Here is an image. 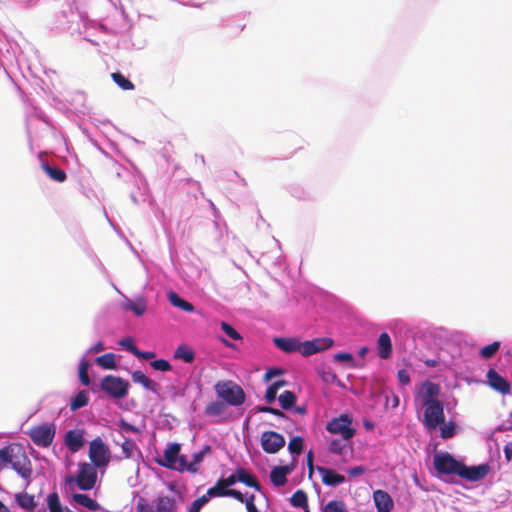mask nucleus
Here are the masks:
<instances>
[{"label": "nucleus", "mask_w": 512, "mask_h": 512, "mask_svg": "<svg viewBox=\"0 0 512 512\" xmlns=\"http://www.w3.org/2000/svg\"><path fill=\"white\" fill-rule=\"evenodd\" d=\"M11 468L27 483H30L32 478V463L29 459L25 449L19 444H10L9 454L7 459V466Z\"/></svg>", "instance_id": "1"}, {"label": "nucleus", "mask_w": 512, "mask_h": 512, "mask_svg": "<svg viewBox=\"0 0 512 512\" xmlns=\"http://www.w3.org/2000/svg\"><path fill=\"white\" fill-rule=\"evenodd\" d=\"M215 392L226 404L240 406L245 402V392L232 380L218 381L214 385Z\"/></svg>", "instance_id": "2"}, {"label": "nucleus", "mask_w": 512, "mask_h": 512, "mask_svg": "<svg viewBox=\"0 0 512 512\" xmlns=\"http://www.w3.org/2000/svg\"><path fill=\"white\" fill-rule=\"evenodd\" d=\"M79 471L76 478L68 476L65 478V482L70 484L76 481L77 486L81 490H91L94 488L97 481V470L96 466L91 463L82 462L79 463Z\"/></svg>", "instance_id": "3"}, {"label": "nucleus", "mask_w": 512, "mask_h": 512, "mask_svg": "<svg viewBox=\"0 0 512 512\" xmlns=\"http://www.w3.org/2000/svg\"><path fill=\"white\" fill-rule=\"evenodd\" d=\"M56 426L53 423H43L37 426H33L28 431V435L32 442L38 446L47 448L49 447L55 437Z\"/></svg>", "instance_id": "4"}, {"label": "nucleus", "mask_w": 512, "mask_h": 512, "mask_svg": "<svg viewBox=\"0 0 512 512\" xmlns=\"http://www.w3.org/2000/svg\"><path fill=\"white\" fill-rule=\"evenodd\" d=\"M101 389L113 398H124L129 389V382L121 377L107 375L100 384Z\"/></svg>", "instance_id": "5"}, {"label": "nucleus", "mask_w": 512, "mask_h": 512, "mask_svg": "<svg viewBox=\"0 0 512 512\" xmlns=\"http://www.w3.org/2000/svg\"><path fill=\"white\" fill-rule=\"evenodd\" d=\"M423 414V425L430 431L435 430L439 425L444 424V407L441 401L426 404Z\"/></svg>", "instance_id": "6"}, {"label": "nucleus", "mask_w": 512, "mask_h": 512, "mask_svg": "<svg viewBox=\"0 0 512 512\" xmlns=\"http://www.w3.org/2000/svg\"><path fill=\"white\" fill-rule=\"evenodd\" d=\"M433 464L435 470L439 474L459 476L462 462L456 460L451 454L445 452L436 453L433 458Z\"/></svg>", "instance_id": "7"}, {"label": "nucleus", "mask_w": 512, "mask_h": 512, "mask_svg": "<svg viewBox=\"0 0 512 512\" xmlns=\"http://www.w3.org/2000/svg\"><path fill=\"white\" fill-rule=\"evenodd\" d=\"M89 458L91 464L99 468L105 467L110 461V450L99 437L90 442Z\"/></svg>", "instance_id": "8"}, {"label": "nucleus", "mask_w": 512, "mask_h": 512, "mask_svg": "<svg viewBox=\"0 0 512 512\" xmlns=\"http://www.w3.org/2000/svg\"><path fill=\"white\" fill-rule=\"evenodd\" d=\"M352 421L348 415H341L338 418L332 419L327 424V431L332 434H340L344 440H350L355 430L351 427Z\"/></svg>", "instance_id": "9"}, {"label": "nucleus", "mask_w": 512, "mask_h": 512, "mask_svg": "<svg viewBox=\"0 0 512 512\" xmlns=\"http://www.w3.org/2000/svg\"><path fill=\"white\" fill-rule=\"evenodd\" d=\"M262 449L268 454H275L285 446V438L275 431H264L260 437Z\"/></svg>", "instance_id": "10"}, {"label": "nucleus", "mask_w": 512, "mask_h": 512, "mask_svg": "<svg viewBox=\"0 0 512 512\" xmlns=\"http://www.w3.org/2000/svg\"><path fill=\"white\" fill-rule=\"evenodd\" d=\"M486 378V382L491 389L497 391L502 395H508L511 393L510 383L504 377H502L495 369H489Z\"/></svg>", "instance_id": "11"}, {"label": "nucleus", "mask_w": 512, "mask_h": 512, "mask_svg": "<svg viewBox=\"0 0 512 512\" xmlns=\"http://www.w3.org/2000/svg\"><path fill=\"white\" fill-rule=\"evenodd\" d=\"M489 470L490 467L487 464L468 467L462 463L459 471V477L468 481H479L487 476Z\"/></svg>", "instance_id": "12"}, {"label": "nucleus", "mask_w": 512, "mask_h": 512, "mask_svg": "<svg viewBox=\"0 0 512 512\" xmlns=\"http://www.w3.org/2000/svg\"><path fill=\"white\" fill-rule=\"evenodd\" d=\"M440 393L441 387L439 384L426 380L421 384L419 396L422 404L426 405L439 401L437 397Z\"/></svg>", "instance_id": "13"}, {"label": "nucleus", "mask_w": 512, "mask_h": 512, "mask_svg": "<svg viewBox=\"0 0 512 512\" xmlns=\"http://www.w3.org/2000/svg\"><path fill=\"white\" fill-rule=\"evenodd\" d=\"M321 479L324 485L335 487L345 482V477L342 474L335 472L333 469L318 467Z\"/></svg>", "instance_id": "14"}, {"label": "nucleus", "mask_w": 512, "mask_h": 512, "mask_svg": "<svg viewBox=\"0 0 512 512\" xmlns=\"http://www.w3.org/2000/svg\"><path fill=\"white\" fill-rule=\"evenodd\" d=\"M373 499L377 508V512H391L394 504L391 496L386 491H374Z\"/></svg>", "instance_id": "15"}, {"label": "nucleus", "mask_w": 512, "mask_h": 512, "mask_svg": "<svg viewBox=\"0 0 512 512\" xmlns=\"http://www.w3.org/2000/svg\"><path fill=\"white\" fill-rule=\"evenodd\" d=\"M236 483L234 475H230L227 478H220L217 483L208 489V495L213 497H224L222 492L230 490L229 487Z\"/></svg>", "instance_id": "16"}, {"label": "nucleus", "mask_w": 512, "mask_h": 512, "mask_svg": "<svg viewBox=\"0 0 512 512\" xmlns=\"http://www.w3.org/2000/svg\"><path fill=\"white\" fill-rule=\"evenodd\" d=\"M83 432L70 430L66 433L65 444L71 452L79 451L84 445Z\"/></svg>", "instance_id": "17"}, {"label": "nucleus", "mask_w": 512, "mask_h": 512, "mask_svg": "<svg viewBox=\"0 0 512 512\" xmlns=\"http://www.w3.org/2000/svg\"><path fill=\"white\" fill-rule=\"evenodd\" d=\"M181 446L178 443H171L164 451V462L160 464L166 468H175L177 464V458L180 454Z\"/></svg>", "instance_id": "18"}, {"label": "nucleus", "mask_w": 512, "mask_h": 512, "mask_svg": "<svg viewBox=\"0 0 512 512\" xmlns=\"http://www.w3.org/2000/svg\"><path fill=\"white\" fill-rule=\"evenodd\" d=\"M233 475L236 478V482L239 481L246 486L254 488L258 491L261 489L260 483L248 470L239 467L236 469L235 474Z\"/></svg>", "instance_id": "19"}, {"label": "nucleus", "mask_w": 512, "mask_h": 512, "mask_svg": "<svg viewBox=\"0 0 512 512\" xmlns=\"http://www.w3.org/2000/svg\"><path fill=\"white\" fill-rule=\"evenodd\" d=\"M378 354L382 359H388L392 355V343L388 333L383 332L377 341Z\"/></svg>", "instance_id": "20"}, {"label": "nucleus", "mask_w": 512, "mask_h": 512, "mask_svg": "<svg viewBox=\"0 0 512 512\" xmlns=\"http://www.w3.org/2000/svg\"><path fill=\"white\" fill-rule=\"evenodd\" d=\"M273 342L277 348L286 353H292L299 351L300 345L299 340L296 338H274Z\"/></svg>", "instance_id": "21"}, {"label": "nucleus", "mask_w": 512, "mask_h": 512, "mask_svg": "<svg viewBox=\"0 0 512 512\" xmlns=\"http://www.w3.org/2000/svg\"><path fill=\"white\" fill-rule=\"evenodd\" d=\"M132 381L134 383L141 384L145 389L157 393L158 384L148 378L142 371L136 370L131 374Z\"/></svg>", "instance_id": "22"}, {"label": "nucleus", "mask_w": 512, "mask_h": 512, "mask_svg": "<svg viewBox=\"0 0 512 512\" xmlns=\"http://www.w3.org/2000/svg\"><path fill=\"white\" fill-rule=\"evenodd\" d=\"M291 469L288 466L274 467L270 473V479L274 486L280 487L287 482V474Z\"/></svg>", "instance_id": "23"}, {"label": "nucleus", "mask_w": 512, "mask_h": 512, "mask_svg": "<svg viewBox=\"0 0 512 512\" xmlns=\"http://www.w3.org/2000/svg\"><path fill=\"white\" fill-rule=\"evenodd\" d=\"M212 451L210 445H205L200 451H197L192 456V461L189 463L188 472L195 474L199 471L200 463L206 455H209Z\"/></svg>", "instance_id": "24"}, {"label": "nucleus", "mask_w": 512, "mask_h": 512, "mask_svg": "<svg viewBox=\"0 0 512 512\" xmlns=\"http://www.w3.org/2000/svg\"><path fill=\"white\" fill-rule=\"evenodd\" d=\"M15 499L21 508L29 512L34 511L37 506L34 496L28 493H18L16 494Z\"/></svg>", "instance_id": "25"}, {"label": "nucleus", "mask_w": 512, "mask_h": 512, "mask_svg": "<svg viewBox=\"0 0 512 512\" xmlns=\"http://www.w3.org/2000/svg\"><path fill=\"white\" fill-rule=\"evenodd\" d=\"M73 500L75 503H77L91 511H97L100 509L99 503L96 502L95 500H93L92 498H90L86 494H80V493L74 494Z\"/></svg>", "instance_id": "26"}, {"label": "nucleus", "mask_w": 512, "mask_h": 512, "mask_svg": "<svg viewBox=\"0 0 512 512\" xmlns=\"http://www.w3.org/2000/svg\"><path fill=\"white\" fill-rule=\"evenodd\" d=\"M168 299L173 306L185 312H192L194 310V306L186 300L182 299L176 292H169Z\"/></svg>", "instance_id": "27"}, {"label": "nucleus", "mask_w": 512, "mask_h": 512, "mask_svg": "<svg viewBox=\"0 0 512 512\" xmlns=\"http://www.w3.org/2000/svg\"><path fill=\"white\" fill-rule=\"evenodd\" d=\"M157 512H172L175 508V501L169 496H160L155 500Z\"/></svg>", "instance_id": "28"}, {"label": "nucleus", "mask_w": 512, "mask_h": 512, "mask_svg": "<svg viewBox=\"0 0 512 512\" xmlns=\"http://www.w3.org/2000/svg\"><path fill=\"white\" fill-rule=\"evenodd\" d=\"M45 173L54 181L62 183L67 179L66 172L58 167H51L48 164L43 165Z\"/></svg>", "instance_id": "29"}, {"label": "nucleus", "mask_w": 512, "mask_h": 512, "mask_svg": "<svg viewBox=\"0 0 512 512\" xmlns=\"http://www.w3.org/2000/svg\"><path fill=\"white\" fill-rule=\"evenodd\" d=\"M114 353H106L96 358V363L103 369L115 370L117 368Z\"/></svg>", "instance_id": "30"}, {"label": "nucleus", "mask_w": 512, "mask_h": 512, "mask_svg": "<svg viewBox=\"0 0 512 512\" xmlns=\"http://www.w3.org/2000/svg\"><path fill=\"white\" fill-rule=\"evenodd\" d=\"M227 407L224 402L213 401L205 407V414L207 416H220L226 411Z\"/></svg>", "instance_id": "31"}, {"label": "nucleus", "mask_w": 512, "mask_h": 512, "mask_svg": "<svg viewBox=\"0 0 512 512\" xmlns=\"http://www.w3.org/2000/svg\"><path fill=\"white\" fill-rule=\"evenodd\" d=\"M88 392L86 390H82L77 393L72 399L70 403V408L72 411L78 410L88 404Z\"/></svg>", "instance_id": "32"}, {"label": "nucleus", "mask_w": 512, "mask_h": 512, "mask_svg": "<svg viewBox=\"0 0 512 512\" xmlns=\"http://www.w3.org/2000/svg\"><path fill=\"white\" fill-rule=\"evenodd\" d=\"M279 403L284 410H288L295 405L296 395L294 392L286 390L278 397Z\"/></svg>", "instance_id": "33"}, {"label": "nucleus", "mask_w": 512, "mask_h": 512, "mask_svg": "<svg viewBox=\"0 0 512 512\" xmlns=\"http://www.w3.org/2000/svg\"><path fill=\"white\" fill-rule=\"evenodd\" d=\"M175 358L182 359L186 363H191L194 358V352L185 345H180L175 351Z\"/></svg>", "instance_id": "34"}, {"label": "nucleus", "mask_w": 512, "mask_h": 512, "mask_svg": "<svg viewBox=\"0 0 512 512\" xmlns=\"http://www.w3.org/2000/svg\"><path fill=\"white\" fill-rule=\"evenodd\" d=\"M307 501H308L307 494L305 491H303L301 489L295 491L290 498V503L294 507L306 508Z\"/></svg>", "instance_id": "35"}, {"label": "nucleus", "mask_w": 512, "mask_h": 512, "mask_svg": "<svg viewBox=\"0 0 512 512\" xmlns=\"http://www.w3.org/2000/svg\"><path fill=\"white\" fill-rule=\"evenodd\" d=\"M113 81L123 90H133L134 84L120 72L111 74Z\"/></svg>", "instance_id": "36"}, {"label": "nucleus", "mask_w": 512, "mask_h": 512, "mask_svg": "<svg viewBox=\"0 0 512 512\" xmlns=\"http://www.w3.org/2000/svg\"><path fill=\"white\" fill-rule=\"evenodd\" d=\"M123 457L126 459L132 458L134 452L137 450L136 443L131 438H126L121 444Z\"/></svg>", "instance_id": "37"}, {"label": "nucleus", "mask_w": 512, "mask_h": 512, "mask_svg": "<svg viewBox=\"0 0 512 512\" xmlns=\"http://www.w3.org/2000/svg\"><path fill=\"white\" fill-rule=\"evenodd\" d=\"M125 308L133 311L137 316H142L145 313L147 306L144 299H138L135 302H128Z\"/></svg>", "instance_id": "38"}, {"label": "nucleus", "mask_w": 512, "mask_h": 512, "mask_svg": "<svg viewBox=\"0 0 512 512\" xmlns=\"http://www.w3.org/2000/svg\"><path fill=\"white\" fill-rule=\"evenodd\" d=\"M311 341L314 344V351L316 353L329 349L334 343L333 339L328 337L316 338Z\"/></svg>", "instance_id": "39"}, {"label": "nucleus", "mask_w": 512, "mask_h": 512, "mask_svg": "<svg viewBox=\"0 0 512 512\" xmlns=\"http://www.w3.org/2000/svg\"><path fill=\"white\" fill-rule=\"evenodd\" d=\"M322 512H348L345 503L342 500H332L323 508Z\"/></svg>", "instance_id": "40"}, {"label": "nucleus", "mask_w": 512, "mask_h": 512, "mask_svg": "<svg viewBox=\"0 0 512 512\" xmlns=\"http://www.w3.org/2000/svg\"><path fill=\"white\" fill-rule=\"evenodd\" d=\"M47 505L50 512H63L59 496L56 492H53L48 495Z\"/></svg>", "instance_id": "41"}, {"label": "nucleus", "mask_w": 512, "mask_h": 512, "mask_svg": "<svg viewBox=\"0 0 512 512\" xmlns=\"http://www.w3.org/2000/svg\"><path fill=\"white\" fill-rule=\"evenodd\" d=\"M499 348H500V342L495 341L489 345L484 346L480 350V355L484 359H490L497 353Z\"/></svg>", "instance_id": "42"}, {"label": "nucleus", "mask_w": 512, "mask_h": 512, "mask_svg": "<svg viewBox=\"0 0 512 512\" xmlns=\"http://www.w3.org/2000/svg\"><path fill=\"white\" fill-rule=\"evenodd\" d=\"M303 439L300 436L293 437L289 444L288 449L292 454L300 455L303 450Z\"/></svg>", "instance_id": "43"}, {"label": "nucleus", "mask_w": 512, "mask_h": 512, "mask_svg": "<svg viewBox=\"0 0 512 512\" xmlns=\"http://www.w3.org/2000/svg\"><path fill=\"white\" fill-rule=\"evenodd\" d=\"M349 440L335 439L330 443L329 451L333 454H342Z\"/></svg>", "instance_id": "44"}, {"label": "nucleus", "mask_w": 512, "mask_h": 512, "mask_svg": "<svg viewBox=\"0 0 512 512\" xmlns=\"http://www.w3.org/2000/svg\"><path fill=\"white\" fill-rule=\"evenodd\" d=\"M211 497L207 492L205 495L194 500L189 508V512H200L201 508L209 502Z\"/></svg>", "instance_id": "45"}, {"label": "nucleus", "mask_w": 512, "mask_h": 512, "mask_svg": "<svg viewBox=\"0 0 512 512\" xmlns=\"http://www.w3.org/2000/svg\"><path fill=\"white\" fill-rule=\"evenodd\" d=\"M89 363L82 361L79 366V378L83 385L88 386L90 384V378L88 375Z\"/></svg>", "instance_id": "46"}, {"label": "nucleus", "mask_w": 512, "mask_h": 512, "mask_svg": "<svg viewBox=\"0 0 512 512\" xmlns=\"http://www.w3.org/2000/svg\"><path fill=\"white\" fill-rule=\"evenodd\" d=\"M150 366L157 371L167 372L172 369L171 364L169 361L165 359H157L150 363Z\"/></svg>", "instance_id": "47"}, {"label": "nucleus", "mask_w": 512, "mask_h": 512, "mask_svg": "<svg viewBox=\"0 0 512 512\" xmlns=\"http://www.w3.org/2000/svg\"><path fill=\"white\" fill-rule=\"evenodd\" d=\"M119 345L121 347H123L124 349H126L127 351H129L130 353H132L133 355H136V353L138 352V348L136 347V345L134 344V340L133 338L131 337H125V338H122L120 341H119Z\"/></svg>", "instance_id": "48"}, {"label": "nucleus", "mask_w": 512, "mask_h": 512, "mask_svg": "<svg viewBox=\"0 0 512 512\" xmlns=\"http://www.w3.org/2000/svg\"><path fill=\"white\" fill-rule=\"evenodd\" d=\"M299 345H300V348H299V352L303 355V356H310V355H313L315 354L316 352L314 351V344L312 343L311 340L309 341H304V342H300L299 341Z\"/></svg>", "instance_id": "49"}, {"label": "nucleus", "mask_w": 512, "mask_h": 512, "mask_svg": "<svg viewBox=\"0 0 512 512\" xmlns=\"http://www.w3.org/2000/svg\"><path fill=\"white\" fill-rule=\"evenodd\" d=\"M221 328L228 337H230L234 340L241 339V335L227 322H222Z\"/></svg>", "instance_id": "50"}, {"label": "nucleus", "mask_w": 512, "mask_h": 512, "mask_svg": "<svg viewBox=\"0 0 512 512\" xmlns=\"http://www.w3.org/2000/svg\"><path fill=\"white\" fill-rule=\"evenodd\" d=\"M441 428H440V436L443 438V439H447V438H451L454 436L455 434V425L453 423H450L448 425H446L445 423L444 424H441Z\"/></svg>", "instance_id": "51"}, {"label": "nucleus", "mask_w": 512, "mask_h": 512, "mask_svg": "<svg viewBox=\"0 0 512 512\" xmlns=\"http://www.w3.org/2000/svg\"><path fill=\"white\" fill-rule=\"evenodd\" d=\"M189 463L185 455H178L176 467L173 468L179 472L188 471Z\"/></svg>", "instance_id": "52"}, {"label": "nucleus", "mask_w": 512, "mask_h": 512, "mask_svg": "<svg viewBox=\"0 0 512 512\" xmlns=\"http://www.w3.org/2000/svg\"><path fill=\"white\" fill-rule=\"evenodd\" d=\"M118 426H119L122 430H124V431H126V432H133V433H140V432H141V430H140L138 427H136V426H134V425H132V424L128 423V422H127L126 420H124V419H120V420H119V422H118Z\"/></svg>", "instance_id": "53"}, {"label": "nucleus", "mask_w": 512, "mask_h": 512, "mask_svg": "<svg viewBox=\"0 0 512 512\" xmlns=\"http://www.w3.org/2000/svg\"><path fill=\"white\" fill-rule=\"evenodd\" d=\"M257 410L259 412L269 413V414L275 415L277 417H281V418L285 417V414L282 411H280L279 409H276V408H272V407H268V406H258Z\"/></svg>", "instance_id": "54"}, {"label": "nucleus", "mask_w": 512, "mask_h": 512, "mask_svg": "<svg viewBox=\"0 0 512 512\" xmlns=\"http://www.w3.org/2000/svg\"><path fill=\"white\" fill-rule=\"evenodd\" d=\"M10 444L0 448V471L7 467Z\"/></svg>", "instance_id": "55"}, {"label": "nucleus", "mask_w": 512, "mask_h": 512, "mask_svg": "<svg viewBox=\"0 0 512 512\" xmlns=\"http://www.w3.org/2000/svg\"><path fill=\"white\" fill-rule=\"evenodd\" d=\"M136 512H157V510L150 506L144 499H140L136 505Z\"/></svg>", "instance_id": "56"}, {"label": "nucleus", "mask_w": 512, "mask_h": 512, "mask_svg": "<svg viewBox=\"0 0 512 512\" xmlns=\"http://www.w3.org/2000/svg\"><path fill=\"white\" fill-rule=\"evenodd\" d=\"M222 495H224V497H226V496L233 497L241 503L246 501V499L244 498V495L240 491L235 490V489H230L228 491L222 492Z\"/></svg>", "instance_id": "57"}, {"label": "nucleus", "mask_w": 512, "mask_h": 512, "mask_svg": "<svg viewBox=\"0 0 512 512\" xmlns=\"http://www.w3.org/2000/svg\"><path fill=\"white\" fill-rule=\"evenodd\" d=\"M334 359L338 362H347L351 364L354 362L352 354L346 352H340L335 354Z\"/></svg>", "instance_id": "58"}, {"label": "nucleus", "mask_w": 512, "mask_h": 512, "mask_svg": "<svg viewBox=\"0 0 512 512\" xmlns=\"http://www.w3.org/2000/svg\"><path fill=\"white\" fill-rule=\"evenodd\" d=\"M398 381L401 385H408L410 383V375L407 370L401 369L397 373Z\"/></svg>", "instance_id": "59"}, {"label": "nucleus", "mask_w": 512, "mask_h": 512, "mask_svg": "<svg viewBox=\"0 0 512 512\" xmlns=\"http://www.w3.org/2000/svg\"><path fill=\"white\" fill-rule=\"evenodd\" d=\"M136 357L144 360H151L156 357V353L153 351H141L138 350V352L135 355Z\"/></svg>", "instance_id": "60"}, {"label": "nucleus", "mask_w": 512, "mask_h": 512, "mask_svg": "<svg viewBox=\"0 0 512 512\" xmlns=\"http://www.w3.org/2000/svg\"><path fill=\"white\" fill-rule=\"evenodd\" d=\"M277 396V392L274 387L269 386L265 392V399L268 403H272Z\"/></svg>", "instance_id": "61"}, {"label": "nucleus", "mask_w": 512, "mask_h": 512, "mask_svg": "<svg viewBox=\"0 0 512 512\" xmlns=\"http://www.w3.org/2000/svg\"><path fill=\"white\" fill-rule=\"evenodd\" d=\"M247 512H259L255 503H254V495L248 497L245 501Z\"/></svg>", "instance_id": "62"}, {"label": "nucleus", "mask_w": 512, "mask_h": 512, "mask_svg": "<svg viewBox=\"0 0 512 512\" xmlns=\"http://www.w3.org/2000/svg\"><path fill=\"white\" fill-rule=\"evenodd\" d=\"M365 471H366L365 467H363V466H356V467L350 468L348 470V474L351 477H357V476H360V475L364 474Z\"/></svg>", "instance_id": "63"}, {"label": "nucleus", "mask_w": 512, "mask_h": 512, "mask_svg": "<svg viewBox=\"0 0 512 512\" xmlns=\"http://www.w3.org/2000/svg\"><path fill=\"white\" fill-rule=\"evenodd\" d=\"M504 454L508 461L512 459V442L506 444L504 447Z\"/></svg>", "instance_id": "64"}]
</instances>
